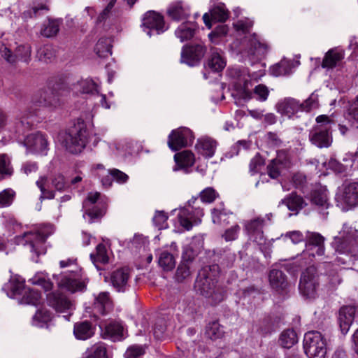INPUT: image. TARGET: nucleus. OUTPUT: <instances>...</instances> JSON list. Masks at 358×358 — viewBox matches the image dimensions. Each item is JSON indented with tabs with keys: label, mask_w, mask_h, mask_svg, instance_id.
Listing matches in <instances>:
<instances>
[{
	"label": "nucleus",
	"mask_w": 358,
	"mask_h": 358,
	"mask_svg": "<svg viewBox=\"0 0 358 358\" xmlns=\"http://www.w3.org/2000/svg\"><path fill=\"white\" fill-rule=\"evenodd\" d=\"M220 267L217 264L203 266L199 271L195 282V289L206 298L217 303L224 297V288L218 285Z\"/></svg>",
	"instance_id": "nucleus-1"
},
{
	"label": "nucleus",
	"mask_w": 358,
	"mask_h": 358,
	"mask_svg": "<svg viewBox=\"0 0 358 358\" xmlns=\"http://www.w3.org/2000/svg\"><path fill=\"white\" fill-rule=\"evenodd\" d=\"M89 134L83 120L77 123L66 131L59 133L58 141L68 152L72 154L80 153L88 143Z\"/></svg>",
	"instance_id": "nucleus-2"
},
{
	"label": "nucleus",
	"mask_w": 358,
	"mask_h": 358,
	"mask_svg": "<svg viewBox=\"0 0 358 358\" xmlns=\"http://www.w3.org/2000/svg\"><path fill=\"white\" fill-rule=\"evenodd\" d=\"M316 122L309 132V140L319 148H329L333 141L331 127L335 122L328 115H321L316 117Z\"/></svg>",
	"instance_id": "nucleus-3"
},
{
	"label": "nucleus",
	"mask_w": 358,
	"mask_h": 358,
	"mask_svg": "<svg viewBox=\"0 0 358 358\" xmlns=\"http://www.w3.org/2000/svg\"><path fill=\"white\" fill-rule=\"evenodd\" d=\"M53 227L52 225H45L36 231L24 232L22 237H19V243L27 246L31 252L38 257L45 253L44 243L46 238L52 234Z\"/></svg>",
	"instance_id": "nucleus-4"
},
{
	"label": "nucleus",
	"mask_w": 358,
	"mask_h": 358,
	"mask_svg": "<svg viewBox=\"0 0 358 358\" xmlns=\"http://www.w3.org/2000/svg\"><path fill=\"white\" fill-rule=\"evenodd\" d=\"M332 246L340 254H358V231L344 224L343 229L334 237Z\"/></svg>",
	"instance_id": "nucleus-5"
},
{
	"label": "nucleus",
	"mask_w": 358,
	"mask_h": 358,
	"mask_svg": "<svg viewBox=\"0 0 358 358\" xmlns=\"http://www.w3.org/2000/svg\"><path fill=\"white\" fill-rule=\"evenodd\" d=\"M305 353L309 358H324L327 353L326 341L319 331H308L303 338Z\"/></svg>",
	"instance_id": "nucleus-6"
},
{
	"label": "nucleus",
	"mask_w": 358,
	"mask_h": 358,
	"mask_svg": "<svg viewBox=\"0 0 358 358\" xmlns=\"http://www.w3.org/2000/svg\"><path fill=\"white\" fill-rule=\"evenodd\" d=\"M324 237L317 232L307 231L305 237L306 252H303L300 259H298L295 263L300 262V266L306 265L307 261L301 263L302 259L308 258L309 262L313 260L315 255L322 256L324 254Z\"/></svg>",
	"instance_id": "nucleus-7"
},
{
	"label": "nucleus",
	"mask_w": 358,
	"mask_h": 358,
	"mask_svg": "<svg viewBox=\"0 0 358 358\" xmlns=\"http://www.w3.org/2000/svg\"><path fill=\"white\" fill-rule=\"evenodd\" d=\"M318 274L315 266H309L302 272L299 284L301 294L306 299H314L319 287Z\"/></svg>",
	"instance_id": "nucleus-8"
},
{
	"label": "nucleus",
	"mask_w": 358,
	"mask_h": 358,
	"mask_svg": "<svg viewBox=\"0 0 358 358\" xmlns=\"http://www.w3.org/2000/svg\"><path fill=\"white\" fill-rule=\"evenodd\" d=\"M336 199L344 210L358 206V182H345L340 187Z\"/></svg>",
	"instance_id": "nucleus-9"
},
{
	"label": "nucleus",
	"mask_w": 358,
	"mask_h": 358,
	"mask_svg": "<svg viewBox=\"0 0 358 358\" xmlns=\"http://www.w3.org/2000/svg\"><path fill=\"white\" fill-rule=\"evenodd\" d=\"M31 102L36 107L56 108L62 103V92L52 88L42 90L34 94Z\"/></svg>",
	"instance_id": "nucleus-10"
},
{
	"label": "nucleus",
	"mask_w": 358,
	"mask_h": 358,
	"mask_svg": "<svg viewBox=\"0 0 358 358\" xmlns=\"http://www.w3.org/2000/svg\"><path fill=\"white\" fill-rule=\"evenodd\" d=\"M271 217L272 214L269 213L266 215L265 217H258L245 222V231L251 241L259 245L264 243V236L263 227L266 224V221L271 220Z\"/></svg>",
	"instance_id": "nucleus-11"
},
{
	"label": "nucleus",
	"mask_w": 358,
	"mask_h": 358,
	"mask_svg": "<svg viewBox=\"0 0 358 358\" xmlns=\"http://www.w3.org/2000/svg\"><path fill=\"white\" fill-rule=\"evenodd\" d=\"M243 54L252 59H261L268 50V45L262 41L256 34L245 37L243 41Z\"/></svg>",
	"instance_id": "nucleus-12"
},
{
	"label": "nucleus",
	"mask_w": 358,
	"mask_h": 358,
	"mask_svg": "<svg viewBox=\"0 0 358 358\" xmlns=\"http://www.w3.org/2000/svg\"><path fill=\"white\" fill-rule=\"evenodd\" d=\"M57 282L59 287H64L72 293L83 291L87 284L85 280L83 278L80 271H72L69 273L61 275L59 278H57Z\"/></svg>",
	"instance_id": "nucleus-13"
},
{
	"label": "nucleus",
	"mask_w": 358,
	"mask_h": 358,
	"mask_svg": "<svg viewBox=\"0 0 358 358\" xmlns=\"http://www.w3.org/2000/svg\"><path fill=\"white\" fill-rule=\"evenodd\" d=\"M194 136L187 127L173 130L169 136L168 145L173 150H178L192 143Z\"/></svg>",
	"instance_id": "nucleus-14"
},
{
	"label": "nucleus",
	"mask_w": 358,
	"mask_h": 358,
	"mask_svg": "<svg viewBox=\"0 0 358 358\" xmlns=\"http://www.w3.org/2000/svg\"><path fill=\"white\" fill-rule=\"evenodd\" d=\"M291 162L287 153L279 151L276 157L268 164L266 169L268 176L272 179H277L283 171L289 169Z\"/></svg>",
	"instance_id": "nucleus-15"
},
{
	"label": "nucleus",
	"mask_w": 358,
	"mask_h": 358,
	"mask_svg": "<svg viewBox=\"0 0 358 358\" xmlns=\"http://www.w3.org/2000/svg\"><path fill=\"white\" fill-rule=\"evenodd\" d=\"M203 216V212L201 208H182L180 209L178 215L180 225L186 230H190L194 225L200 224Z\"/></svg>",
	"instance_id": "nucleus-16"
},
{
	"label": "nucleus",
	"mask_w": 358,
	"mask_h": 358,
	"mask_svg": "<svg viewBox=\"0 0 358 358\" xmlns=\"http://www.w3.org/2000/svg\"><path fill=\"white\" fill-rule=\"evenodd\" d=\"M0 54L9 63L13 64L17 61L28 63L31 57V47L29 45L18 46L15 54H12L10 50L4 44H0Z\"/></svg>",
	"instance_id": "nucleus-17"
},
{
	"label": "nucleus",
	"mask_w": 358,
	"mask_h": 358,
	"mask_svg": "<svg viewBox=\"0 0 358 358\" xmlns=\"http://www.w3.org/2000/svg\"><path fill=\"white\" fill-rule=\"evenodd\" d=\"M142 27L149 36H151L152 30H155L157 34L164 32L165 30L164 17L154 10H149L143 15Z\"/></svg>",
	"instance_id": "nucleus-18"
},
{
	"label": "nucleus",
	"mask_w": 358,
	"mask_h": 358,
	"mask_svg": "<svg viewBox=\"0 0 358 358\" xmlns=\"http://www.w3.org/2000/svg\"><path fill=\"white\" fill-rule=\"evenodd\" d=\"M130 270L128 268H120L111 273L110 282L117 292H124L130 287Z\"/></svg>",
	"instance_id": "nucleus-19"
},
{
	"label": "nucleus",
	"mask_w": 358,
	"mask_h": 358,
	"mask_svg": "<svg viewBox=\"0 0 358 358\" xmlns=\"http://www.w3.org/2000/svg\"><path fill=\"white\" fill-rule=\"evenodd\" d=\"M205 52L206 48L201 44L184 46L181 52V62L193 66L203 58Z\"/></svg>",
	"instance_id": "nucleus-20"
},
{
	"label": "nucleus",
	"mask_w": 358,
	"mask_h": 358,
	"mask_svg": "<svg viewBox=\"0 0 358 358\" xmlns=\"http://www.w3.org/2000/svg\"><path fill=\"white\" fill-rule=\"evenodd\" d=\"M24 144L30 152L36 153L45 154L48 148V141L40 132L28 135L24 141Z\"/></svg>",
	"instance_id": "nucleus-21"
},
{
	"label": "nucleus",
	"mask_w": 358,
	"mask_h": 358,
	"mask_svg": "<svg viewBox=\"0 0 358 358\" xmlns=\"http://www.w3.org/2000/svg\"><path fill=\"white\" fill-rule=\"evenodd\" d=\"M345 58V50L340 47L329 49L324 55L322 62V67L333 69L338 66Z\"/></svg>",
	"instance_id": "nucleus-22"
},
{
	"label": "nucleus",
	"mask_w": 358,
	"mask_h": 358,
	"mask_svg": "<svg viewBox=\"0 0 358 358\" xmlns=\"http://www.w3.org/2000/svg\"><path fill=\"white\" fill-rule=\"evenodd\" d=\"M357 314V309L354 306H344L341 308L338 313V323L341 332L345 334L348 332Z\"/></svg>",
	"instance_id": "nucleus-23"
},
{
	"label": "nucleus",
	"mask_w": 358,
	"mask_h": 358,
	"mask_svg": "<svg viewBox=\"0 0 358 358\" xmlns=\"http://www.w3.org/2000/svg\"><path fill=\"white\" fill-rule=\"evenodd\" d=\"M227 76L234 80L237 88L243 89L244 91L248 87V83L250 78L248 70L245 67H231L227 70Z\"/></svg>",
	"instance_id": "nucleus-24"
},
{
	"label": "nucleus",
	"mask_w": 358,
	"mask_h": 358,
	"mask_svg": "<svg viewBox=\"0 0 358 358\" xmlns=\"http://www.w3.org/2000/svg\"><path fill=\"white\" fill-rule=\"evenodd\" d=\"M278 113L288 117H292L299 111H303V105L293 98H285L280 100L276 105Z\"/></svg>",
	"instance_id": "nucleus-25"
},
{
	"label": "nucleus",
	"mask_w": 358,
	"mask_h": 358,
	"mask_svg": "<svg viewBox=\"0 0 358 358\" xmlns=\"http://www.w3.org/2000/svg\"><path fill=\"white\" fill-rule=\"evenodd\" d=\"M47 303L57 312H65L71 308V301L59 292H50L47 294Z\"/></svg>",
	"instance_id": "nucleus-26"
},
{
	"label": "nucleus",
	"mask_w": 358,
	"mask_h": 358,
	"mask_svg": "<svg viewBox=\"0 0 358 358\" xmlns=\"http://www.w3.org/2000/svg\"><path fill=\"white\" fill-rule=\"evenodd\" d=\"M167 14L173 20L180 21L187 19L190 15V10L182 1H177L169 6Z\"/></svg>",
	"instance_id": "nucleus-27"
},
{
	"label": "nucleus",
	"mask_w": 358,
	"mask_h": 358,
	"mask_svg": "<svg viewBox=\"0 0 358 358\" xmlns=\"http://www.w3.org/2000/svg\"><path fill=\"white\" fill-rule=\"evenodd\" d=\"M217 143L210 137L199 138L196 145L198 152L206 158L212 157L216 150Z\"/></svg>",
	"instance_id": "nucleus-28"
},
{
	"label": "nucleus",
	"mask_w": 358,
	"mask_h": 358,
	"mask_svg": "<svg viewBox=\"0 0 358 358\" xmlns=\"http://www.w3.org/2000/svg\"><path fill=\"white\" fill-rule=\"evenodd\" d=\"M113 308V304L110 297L109 292H100L97 296H96L94 303V308L98 313L104 315L111 311Z\"/></svg>",
	"instance_id": "nucleus-29"
},
{
	"label": "nucleus",
	"mask_w": 358,
	"mask_h": 358,
	"mask_svg": "<svg viewBox=\"0 0 358 358\" xmlns=\"http://www.w3.org/2000/svg\"><path fill=\"white\" fill-rule=\"evenodd\" d=\"M210 52L208 61V67L215 72L222 71L226 66V60L223 56V52L216 48L211 49Z\"/></svg>",
	"instance_id": "nucleus-30"
},
{
	"label": "nucleus",
	"mask_w": 358,
	"mask_h": 358,
	"mask_svg": "<svg viewBox=\"0 0 358 358\" xmlns=\"http://www.w3.org/2000/svg\"><path fill=\"white\" fill-rule=\"evenodd\" d=\"M174 159L176 163L173 168L175 171L182 169H187L188 167L193 166L195 162L194 154L189 150H184L176 154Z\"/></svg>",
	"instance_id": "nucleus-31"
},
{
	"label": "nucleus",
	"mask_w": 358,
	"mask_h": 358,
	"mask_svg": "<svg viewBox=\"0 0 358 358\" xmlns=\"http://www.w3.org/2000/svg\"><path fill=\"white\" fill-rule=\"evenodd\" d=\"M229 17L228 12L222 6H216L210 10V15L208 13H205L203 15V20L208 29L212 27L210 19L218 21L224 22Z\"/></svg>",
	"instance_id": "nucleus-32"
},
{
	"label": "nucleus",
	"mask_w": 358,
	"mask_h": 358,
	"mask_svg": "<svg viewBox=\"0 0 358 358\" xmlns=\"http://www.w3.org/2000/svg\"><path fill=\"white\" fill-rule=\"evenodd\" d=\"M271 286L277 291H282L287 288V282L285 275L278 269H272L269 273Z\"/></svg>",
	"instance_id": "nucleus-33"
},
{
	"label": "nucleus",
	"mask_w": 358,
	"mask_h": 358,
	"mask_svg": "<svg viewBox=\"0 0 358 358\" xmlns=\"http://www.w3.org/2000/svg\"><path fill=\"white\" fill-rule=\"evenodd\" d=\"M73 334L76 338L86 340L94 335V331L90 322L84 321L75 324Z\"/></svg>",
	"instance_id": "nucleus-34"
},
{
	"label": "nucleus",
	"mask_w": 358,
	"mask_h": 358,
	"mask_svg": "<svg viewBox=\"0 0 358 358\" xmlns=\"http://www.w3.org/2000/svg\"><path fill=\"white\" fill-rule=\"evenodd\" d=\"M196 29V25L191 22L182 23L176 30L175 34L181 42L191 39Z\"/></svg>",
	"instance_id": "nucleus-35"
},
{
	"label": "nucleus",
	"mask_w": 358,
	"mask_h": 358,
	"mask_svg": "<svg viewBox=\"0 0 358 358\" xmlns=\"http://www.w3.org/2000/svg\"><path fill=\"white\" fill-rule=\"evenodd\" d=\"M75 93L91 94L99 93L98 85L91 79L82 80L73 86Z\"/></svg>",
	"instance_id": "nucleus-36"
},
{
	"label": "nucleus",
	"mask_w": 358,
	"mask_h": 358,
	"mask_svg": "<svg viewBox=\"0 0 358 358\" xmlns=\"http://www.w3.org/2000/svg\"><path fill=\"white\" fill-rule=\"evenodd\" d=\"M176 258L173 254L162 250L158 254V264L165 271H171L176 266Z\"/></svg>",
	"instance_id": "nucleus-37"
},
{
	"label": "nucleus",
	"mask_w": 358,
	"mask_h": 358,
	"mask_svg": "<svg viewBox=\"0 0 358 358\" xmlns=\"http://www.w3.org/2000/svg\"><path fill=\"white\" fill-rule=\"evenodd\" d=\"M9 289L10 293H7L9 297H15L17 295H23L24 290L26 289L24 285V280L19 277H15L9 280L8 284L5 285L3 287V290Z\"/></svg>",
	"instance_id": "nucleus-38"
},
{
	"label": "nucleus",
	"mask_w": 358,
	"mask_h": 358,
	"mask_svg": "<svg viewBox=\"0 0 358 358\" xmlns=\"http://www.w3.org/2000/svg\"><path fill=\"white\" fill-rule=\"evenodd\" d=\"M282 203L286 205L288 209L292 211H298L306 205L303 199L294 192H292L282 199Z\"/></svg>",
	"instance_id": "nucleus-39"
},
{
	"label": "nucleus",
	"mask_w": 358,
	"mask_h": 358,
	"mask_svg": "<svg viewBox=\"0 0 358 358\" xmlns=\"http://www.w3.org/2000/svg\"><path fill=\"white\" fill-rule=\"evenodd\" d=\"M104 334L113 341L120 340L123 337V327L117 322H110L104 327Z\"/></svg>",
	"instance_id": "nucleus-40"
},
{
	"label": "nucleus",
	"mask_w": 358,
	"mask_h": 358,
	"mask_svg": "<svg viewBox=\"0 0 358 358\" xmlns=\"http://www.w3.org/2000/svg\"><path fill=\"white\" fill-rule=\"evenodd\" d=\"M112 41L110 38H101L96 44L94 50L99 57H107L112 54Z\"/></svg>",
	"instance_id": "nucleus-41"
},
{
	"label": "nucleus",
	"mask_w": 358,
	"mask_h": 358,
	"mask_svg": "<svg viewBox=\"0 0 358 358\" xmlns=\"http://www.w3.org/2000/svg\"><path fill=\"white\" fill-rule=\"evenodd\" d=\"M294 67V64L292 61L282 59L278 64L273 66L271 71L272 75L275 76H286L292 73V69Z\"/></svg>",
	"instance_id": "nucleus-42"
},
{
	"label": "nucleus",
	"mask_w": 358,
	"mask_h": 358,
	"mask_svg": "<svg viewBox=\"0 0 358 358\" xmlns=\"http://www.w3.org/2000/svg\"><path fill=\"white\" fill-rule=\"evenodd\" d=\"M34 115L33 113L29 115H22L16 122V132L24 134L27 131L29 130L34 123Z\"/></svg>",
	"instance_id": "nucleus-43"
},
{
	"label": "nucleus",
	"mask_w": 358,
	"mask_h": 358,
	"mask_svg": "<svg viewBox=\"0 0 358 358\" xmlns=\"http://www.w3.org/2000/svg\"><path fill=\"white\" fill-rule=\"evenodd\" d=\"M298 341L296 332L293 329L283 331L280 336L279 342L285 348H290Z\"/></svg>",
	"instance_id": "nucleus-44"
},
{
	"label": "nucleus",
	"mask_w": 358,
	"mask_h": 358,
	"mask_svg": "<svg viewBox=\"0 0 358 358\" xmlns=\"http://www.w3.org/2000/svg\"><path fill=\"white\" fill-rule=\"evenodd\" d=\"M192 271L187 262H181L175 273V280L178 282H182L190 278Z\"/></svg>",
	"instance_id": "nucleus-45"
},
{
	"label": "nucleus",
	"mask_w": 358,
	"mask_h": 358,
	"mask_svg": "<svg viewBox=\"0 0 358 358\" xmlns=\"http://www.w3.org/2000/svg\"><path fill=\"white\" fill-rule=\"evenodd\" d=\"M90 259L97 268H99L98 266L96 265V263H108V257L107 255L106 246L102 243L99 244L96 248V253H92L90 255Z\"/></svg>",
	"instance_id": "nucleus-46"
},
{
	"label": "nucleus",
	"mask_w": 358,
	"mask_h": 358,
	"mask_svg": "<svg viewBox=\"0 0 358 358\" xmlns=\"http://www.w3.org/2000/svg\"><path fill=\"white\" fill-rule=\"evenodd\" d=\"M52 313L46 309L38 310L33 317L32 324L36 327H43L52 320Z\"/></svg>",
	"instance_id": "nucleus-47"
},
{
	"label": "nucleus",
	"mask_w": 358,
	"mask_h": 358,
	"mask_svg": "<svg viewBox=\"0 0 358 358\" xmlns=\"http://www.w3.org/2000/svg\"><path fill=\"white\" fill-rule=\"evenodd\" d=\"M224 331L217 322H210L206 328L205 335L211 340H217L222 337Z\"/></svg>",
	"instance_id": "nucleus-48"
},
{
	"label": "nucleus",
	"mask_w": 358,
	"mask_h": 358,
	"mask_svg": "<svg viewBox=\"0 0 358 358\" xmlns=\"http://www.w3.org/2000/svg\"><path fill=\"white\" fill-rule=\"evenodd\" d=\"M37 187L41 192V199H53L55 194L53 191L48 189V178L45 176H41L36 182Z\"/></svg>",
	"instance_id": "nucleus-49"
},
{
	"label": "nucleus",
	"mask_w": 358,
	"mask_h": 358,
	"mask_svg": "<svg viewBox=\"0 0 358 358\" xmlns=\"http://www.w3.org/2000/svg\"><path fill=\"white\" fill-rule=\"evenodd\" d=\"M87 358H108L106 347L103 343H98L87 350Z\"/></svg>",
	"instance_id": "nucleus-50"
},
{
	"label": "nucleus",
	"mask_w": 358,
	"mask_h": 358,
	"mask_svg": "<svg viewBox=\"0 0 358 358\" xmlns=\"http://www.w3.org/2000/svg\"><path fill=\"white\" fill-rule=\"evenodd\" d=\"M41 299V296L38 291L34 289H27L24 292L21 303L36 306L40 302Z\"/></svg>",
	"instance_id": "nucleus-51"
},
{
	"label": "nucleus",
	"mask_w": 358,
	"mask_h": 358,
	"mask_svg": "<svg viewBox=\"0 0 358 358\" xmlns=\"http://www.w3.org/2000/svg\"><path fill=\"white\" fill-rule=\"evenodd\" d=\"M229 213L224 208H214L212 210V220L214 224L226 226L229 223Z\"/></svg>",
	"instance_id": "nucleus-52"
},
{
	"label": "nucleus",
	"mask_w": 358,
	"mask_h": 358,
	"mask_svg": "<svg viewBox=\"0 0 358 358\" xmlns=\"http://www.w3.org/2000/svg\"><path fill=\"white\" fill-rule=\"evenodd\" d=\"M310 200L313 204L322 208H327L329 206L325 191L321 189L314 190L311 194Z\"/></svg>",
	"instance_id": "nucleus-53"
},
{
	"label": "nucleus",
	"mask_w": 358,
	"mask_h": 358,
	"mask_svg": "<svg viewBox=\"0 0 358 358\" xmlns=\"http://www.w3.org/2000/svg\"><path fill=\"white\" fill-rule=\"evenodd\" d=\"M257 332L262 336L271 334L273 330V322L271 317L260 320L255 325Z\"/></svg>",
	"instance_id": "nucleus-54"
},
{
	"label": "nucleus",
	"mask_w": 358,
	"mask_h": 358,
	"mask_svg": "<svg viewBox=\"0 0 358 358\" xmlns=\"http://www.w3.org/2000/svg\"><path fill=\"white\" fill-rule=\"evenodd\" d=\"M12 173L13 169L9 157L6 155H0V181L10 176Z\"/></svg>",
	"instance_id": "nucleus-55"
},
{
	"label": "nucleus",
	"mask_w": 358,
	"mask_h": 358,
	"mask_svg": "<svg viewBox=\"0 0 358 358\" xmlns=\"http://www.w3.org/2000/svg\"><path fill=\"white\" fill-rule=\"evenodd\" d=\"M59 29V24L57 20H48L47 24L43 25L41 34L45 37H52L57 34Z\"/></svg>",
	"instance_id": "nucleus-56"
},
{
	"label": "nucleus",
	"mask_w": 358,
	"mask_h": 358,
	"mask_svg": "<svg viewBox=\"0 0 358 358\" xmlns=\"http://www.w3.org/2000/svg\"><path fill=\"white\" fill-rule=\"evenodd\" d=\"M55 56L54 50L50 45H44L37 51V57L39 60L44 62L50 61Z\"/></svg>",
	"instance_id": "nucleus-57"
},
{
	"label": "nucleus",
	"mask_w": 358,
	"mask_h": 358,
	"mask_svg": "<svg viewBox=\"0 0 358 358\" xmlns=\"http://www.w3.org/2000/svg\"><path fill=\"white\" fill-rule=\"evenodd\" d=\"M48 7L43 3H38L37 5H34L29 10L24 11L22 13V16L24 19L31 18L34 17H36L43 13V11L48 10Z\"/></svg>",
	"instance_id": "nucleus-58"
},
{
	"label": "nucleus",
	"mask_w": 358,
	"mask_h": 358,
	"mask_svg": "<svg viewBox=\"0 0 358 358\" xmlns=\"http://www.w3.org/2000/svg\"><path fill=\"white\" fill-rule=\"evenodd\" d=\"M15 192L11 189H6L0 192V208L9 206L15 196Z\"/></svg>",
	"instance_id": "nucleus-59"
},
{
	"label": "nucleus",
	"mask_w": 358,
	"mask_h": 358,
	"mask_svg": "<svg viewBox=\"0 0 358 358\" xmlns=\"http://www.w3.org/2000/svg\"><path fill=\"white\" fill-rule=\"evenodd\" d=\"M52 185L56 190L62 192L66 189L69 185L64 176L61 173H57L52 178Z\"/></svg>",
	"instance_id": "nucleus-60"
},
{
	"label": "nucleus",
	"mask_w": 358,
	"mask_h": 358,
	"mask_svg": "<svg viewBox=\"0 0 358 358\" xmlns=\"http://www.w3.org/2000/svg\"><path fill=\"white\" fill-rule=\"evenodd\" d=\"M348 119L352 124L358 127V96L348 108Z\"/></svg>",
	"instance_id": "nucleus-61"
},
{
	"label": "nucleus",
	"mask_w": 358,
	"mask_h": 358,
	"mask_svg": "<svg viewBox=\"0 0 358 358\" xmlns=\"http://www.w3.org/2000/svg\"><path fill=\"white\" fill-rule=\"evenodd\" d=\"M228 32V27L226 25L221 24L217 26L214 31L208 34L211 42L218 43L220 37L225 36Z\"/></svg>",
	"instance_id": "nucleus-62"
},
{
	"label": "nucleus",
	"mask_w": 358,
	"mask_h": 358,
	"mask_svg": "<svg viewBox=\"0 0 358 358\" xmlns=\"http://www.w3.org/2000/svg\"><path fill=\"white\" fill-rule=\"evenodd\" d=\"M217 196L218 194L212 187L206 188L200 194L201 200L206 203L213 202Z\"/></svg>",
	"instance_id": "nucleus-63"
},
{
	"label": "nucleus",
	"mask_w": 358,
	"mask_h": 358,
	"mask_svg": "<svg viewBox=\"0 0 358 358\" xmlns=\"http://www.w3.org/2000/svg\"><path fill=\"white\" fill-rule=\"evenodd\" d=\"M168 219V215L163 210H157L153 217V222L155 225L159 229L164 227Z\"/></svg>",
	"instance_id": "nucleus-64"
}]
</instances>
